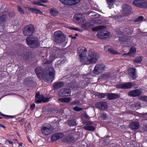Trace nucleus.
I'll return each mask as SVG.
<instances>
[{
  "mask_svg": "<svg viewBox=\"0 0 147 147\" xmlns=\"http://www.w3.org/2000/svg\"><path fill=\"white\" fill-rule=\"evenodd\" d=\"M86 49L84 50L80 49L78 50V54L80 57V61L81 63L90 64L96 62L98 57L96 53L93 51H89L87 53Z\"/></svg>",
  "mask_w": 147,
  "mask_h": 147,
  "instance_id": "obj_1",
  "label": "nucleus"
},
{
  "mask_svg": "<svg viewBox=\"0 0 147 147\" xmlns=\"http://www.w3.org/2000/svg\"><path fill=\"white\" fill-rule=\"evenodd\" d=\"M35 72L38 77H42L44 81L47 82H51L54 76L53 69L51 67H48L42 71L41 68L38 67L35 69Z\"/></svg>",
  "mask_w": 147,
  "mask_h": 147,
  "instance_id": "obj_2",
  "label": "nucleus"
},
{
  "mask_svg": "<svg viewBox=\"0 0 147 147\" xmlns=\"http://www.w3.org/2000/svg\"><path fill=\"white\" fill-rule=\"evenodd\" d=\"M28 45L32 48L37 47L39 46V43L36 38L31 36L28 37L26 39Z\"/></svg>",
  "mask_w": 147,
  "mask_h": 147,
  "instance_id": "obj_3",
  "label": "nucleus"
},
{
  "mask_svg": "<svg viewBox=\"0 0 147 147\" xmlns=\"http://www.w3.org/2000/svg\"><path fill=\"white\" fill-rule=\"evenodd\" d=\"M35 28L34 25L32 24L27 25L24 28L23 32L26 36H29L32 35L34 32Z\"/></svg>",
  "mask_w": 147,
  "mask_h": 147,
  "instance_id": "obj_4",
  "label": "nucleus"
},
{
  "mask_svg": "<svg viewBox=\"0 0 147 147\" xmlns=\"http://www.w3.org/2000/svg\"><path fill=\"white\" fill-rule=\"evenodd\" d=\"M52 130V127L50 124L44 125L41 128L42 133L44 135H48L50 134Z\"/></svg>",
  "mask_w": 147,
  "mask_h": 147,
  "instance_id": "obj_5",
  "label": "nucleus"
},
{
  "mask_svg": "<svg viewBox=\"0 0 147 147\" xmlns=\"http://www.w3.org/2000/svg\"><path fill=\"white\" fill-rule=\"evenodd\" d=\"M73 20L75 22L82 23L86 20L85 17L83 15L80 14H76L73 18Z\"/></svg>",
  "mask_w": 147,
  "mask_h": 147,
  "instance_id": "obj_6",
  "label": "nucleus"
},
{
  "mask_svg": "<svg viewBox=\"0 0 147 147\" xmlns=\"http://www.w3.org/2000/svg\"><path fill=\"white\" fill-rule=\"evenodd\" d=\"M105 68V66L104 64H97L94 67L93 73L95 74H98L101 73Z\"/></svg>",
  "mask_w": 147,
  "mask_h": 147,
  "instance_id": "obj_7",
  "label": "nucleus"
},
{
  "mask_svg": "<svg viewBox=\"0 0 147 147\" xmlns=\"http://www.w3.org/2000/svg\"><path fill=\"white\" fill-rule=\"evenodd\" d=\"M135 6L142 7H147V2L144 0H136L133 2Z\"/></svg>",
  "mask_w": 147,
  "mask_h": 147,
  "instance_id": "obj_8",
  "label": "nucleus"
},
{
  "mask_svg": "<svg viewBox=\"0 0 147 147\" xmlns=\"http://www.w3.org/2000/svg\"><path fill=\"white\" fill-rule=\"evenodd\" d=\"M59 1L65 5L72 6L79 3L81 0H59Z\"/></svg>",
  "mask_w": 147,
  "mask_h": 147,
  "instance_id": "obj_9",
  "label": "nucleus"
},
{
  "mask_svg": "<svg viewBox=\"0 0 147 147\" xmlns=\"http://www.w3.org/2000/svg\"><path fill=\"white\" fill-rule=\"evenodd\" d=\"M70 94V91L68 89H62L58 92L59 95L61 97L67 96Z\"/></svg>",
  "mask_w": 147,
  "mask_h": 147,
  "instance_id": "obj_10",
  "label": "nucleus"
},
{
  "mask_svg": "<svg viewBox=\"0 0 147 147\" xmlns=\"http://www.w3.org/2000/svg\"><path fill=\"white\" fill-rule=\"evenodd\" d=\"M133 84L130 82L120 84L116 85V88L119 89H129L131 88Z\"/></svg>",
  "mask_w": 147,
  "mask_h": 147,
  "instance_id": "obj_11",
  "label": "nucleus"
},
{
  "mask_svg": "<svg viewBox=\"0 0 147 147\" xmlns=\"http://www.w3.org/2000/svg\"><path fill=\"white\" fill-rule=\"evenodd\" d=\"M142 94V91L140 89H136L130 91L128 93L129 95L135 97L139 96Z\"/></svg>",
  "mask_w": 147,
  "mask_h": 147,
  "instance_id": "obj_12",
  "label": "nucleus"
},
{
  "mask_svg": "<svg viewBox=\"0 0 147 147\" xmlns=\"http://www.w3.org/2000/svg\"><path fill=\"white\" fill-rule=\"evenodd\" d=\"M96 106L99 109L104 110L107 108V105L106 102H100L96 103Z\"/></svg>",
  "mask_w": 147,
  "mask_h": 147,
  "instance_id": "obj_13",
  "label": "nucleus"
},
{
  "mask_svg": "<svg viewBox=\"0 0 147 147\" xmlns=\"http://www.w3.org/2000/svg\"><path fill=\"white\" fill-rule=\"evenodd\" d=\"M64 136V135L60 133L56 134L53 136L51 138V141H54L61 138Z\"/></svg>",
  "mask_w": 147,
  "mask_h": 147,
  "instance_id": "obj_14",
  "label": "nucleus"
},
{
  "mask_svg": "<svg viewBox=\"0 0 147 147\" xmlns=\"http://www.w3.org/2000/svg\"><path fill=\"white\" fill-rule=\"evenodd\" d=\"M135 71L136 69L134 68H130L129 69V75L132 79H135L137 77Z\"/></svg>",
  "mask_w": 147,
  "mask_h": 147,
  "instance_id": "obj_15",
  "label": "nucleus"
},
{
  "mask_svg": "<svg viewBox=\"0 0 147 147\" xmlns=\"http://www.w3.org/2000/svg\"><path fill=\"white\" fill-rule=\"evenodd\" d=\"M131 9L130 6L127 5H123L122 11L124 13L127 14L131 11Z\"/></svg>",
  "mask_w": 147,
  "mask_h": 147,
  "instance_id": "obj_16",
  "label": "nucleus"
},
{
  "mask_svg": "<svg viewBox=\"0 0 147 147\" xmlns=\"http://www.w3.org/2000/svg\"><path fill=\"white\" fill-rule=\"evenodd\" d=\"M139 126V124L137 122L133 121L130 123L129 124L130 128L133 129H138Z\"/></svg>",
  "mask_w": 147,
  "mask_h": 147,
  "instance_id": "obj_17",
  "label": "nucleus"
},
{
  "mask_svg": "<svg viewBox=\"0 0 147 147\" xmlns=\"http://www.w3.org/2000/svg\"><path fill=\"white\" fill-rule=\"evenodd\" d=\"M64 36L63 34L60 31H56L54 33V38H55L56 40H57L58 37H62Z\"/></svg>",
  "mask_w": 147,
  "mask_h": 147,
  "instance_id": "obj_18",
  "label": "nucleus"
},
{
  "mask_svg": "<svg viewBox=\"0 0 147 147\" xmlns=\"http://www.w3.org/2000/svg\"><path fill=\"white\" fill-rule=\"evenodd\" d=\"M107 98L109 100L115 99L119 97L118 95L113 93H111L107 95Z\"/></svg>",
  "mask_w": 147,
  "mask_h": 147,
  "instance_id": "obj_19",
  "label": "nucleus"
},
{
  "mask_svg": "<svg viewBox=\"0 0 147 147\" xmlns=\"http://www.w3.org/2000/svg\"><path fill=\"white\" fill-rule=\"evenodd\" d=\"M71 100L70 97L60 98L58 99V100L62 102H68Z\"/></svg>",
  "mask_w": 147,
  "mask_h": 147,
  "instance_id": "obj_20",
  "label": "nucleus"
},
{
  "mask_svg": "<svg viewBox=\"0 0 147 147\" xmlns=\"http://www.w3.org/2000/svg\"><path fill=\"white\" fill-rule=\"evenodd\" d=\"M44 97L42 95L37 96H35V100L36 103H39L42 101L43 102Z\"/></svg>",
  "mask_w": 147,
  "mask_h": 147,
  "instance_id": "obj_21",
  "label": "nucleus"
},
{
  "mask_svg": "<svg viewBox=\"0 0 147 147\" xmlns=\"http://www.w3.org/2000/svg\"><path fill=\"white\" fill-rule=\"evenodd\" d=\"M106 28L104 26H99L96 27H93L92 29L93 31H98L100 30H104Z\"/></svg>",
  "mask_w": 147,
  "mask_h": 147,
  "instance_id": "obj_22",
  "label": "nucleus"
},
{
  "mask_svg": "<svg viewBox=\"0 0 147 147\" xmlns=\"http://www.w3.org/2000/svg\"><path fill=\"white\" fill-rule=\"evenodd\" d=\"M74 139L73 137L72 136V134H71L70 135L67 136L64 139V140L65 142H70L72 141Z\"/></svg>",
  "mask_w": 147,
  "mask_h": 147,
  "instance_id": "obj_23",
  "label": "nucleus"
},
{
  "mask_svg": "<svg viewBox=\"0 0 147 147\" xmlns=\"http://www.w3.org/2000/svg\"><path fill=\"white\" fill-rule=\"evenodd\" d=\"M29 10L31 11L32 13H38L40 15H42V13L39 10L34 8H30Z\"/></svg>",
  "mask_w": 147,
  "mask_h": 147,
  "instance_id": "obj_24",
  "label": "nucleus"
},
{
  "mask_svg": "<svg viewBox=\"0 0 147 147\" xmlns=\"http://www.w3.org/2000/svg\"><path fill=\"white\" fill-rule=\"evenodd\" d=\"M63 85V84L62 82H58L54 85L53 88L54 89H58L62 87Z\"/></svg>",
  "mask_w": 147,
  "mask_h": 147,
  "instance_id": "obj_25",
  "label": "nucleus"
},
{
  "mask_svg": "<svg viewBox=\"0 0 147 147\" xmlns=\"http://www.w3.org/2000/svg\"><path fill=\"white\" fill-rule=\"evenodd\" d=\"M136 52V49L135 48L131 47L129 50V52L128 53L129 56H132Z\"/></svg>",
  "mask_w": 147,
  "mask_h": 147,
  "instance_id": "obj_26",
  "label": "nucleus"
},
{
  "mask_svg": "<svg viewBox=\"0 0 147 147\" xmlns=\"http://www.w3.org/2000/svg\"><path fill=\"white\" fill-rule=\"evenodd\" d=\"M115 0H107L108 4V7L109 9L113 7V4Z\"/></svg>",
  "mask_w": 147,
  "mask_h": 147,
  "instance_id": "obj_27",
  "label": "nucleus"
},
{
  "mask_svg": "<svg viewBox=\"0 0 147 147\" xmlns=\"http://www.w3.org/2000/svg\"><path fill=\"white\" fill-rule=\"evenodd\" d=\"M83 128L89 131H94L95 129L94 127L91 126V125L90 126H84L83 127Z\"/></svg>",
  "mask_w": 147,
  "mask_h": 147,
  "instance_id": "obj_28",
  "label": "nucleus"
},
{
  "mask_svg": "<svg viewBox=\"0 0 147 147\" xmlns=\"http://www.w3.org/2000/svg\"><path fill=\"white\" fill-rule=\"evenodd\" d=\"M65 37L64 36L62 37H58V38L57 40L55 38V42L57 43H61L64 41L65 40Z\"/></svg>",
  "mask_w": 147,
  "mask_h": 147,
  "instance_id": "obj_29",
  "label": "nucleus"
},
{
  "mask_svg": "<svg viewBox=\"0 0 147 147\" xmlns=\"http://www.w3.org/2000/svg\"><path fill=\"white\" fill-rule=\"evenodd\" d=\"M67 124L70 126H73L76 125L77 123L75 120H71L68 121Z\"/></svg>",
  "mask_w": 147,
  "mask_h": 147,
  "instance_id": "obj_30",
  "label": "nucleus"
},
{
  "mask_svg": "<svg viewBox=\"0 0 147 147\" xmlns=\"http://www.w3.org/2000/svg\"><path fill=\"white\" fill-rule=\"evenodd\" d=\"M130 38L131 37L130 36L125 37L123 36L122 37H119V40L120 41H125L128 40L130 39Z\"/></svg>",
  "mask_w": 147,
  "mask_h": 147,
  "instance_id": "obj_31",
  "label": "nucleus"
},
{
  "mask_svg": "<svg viewBox=\"0 0 147 147\" xmlns=\"http://www.w3.org/2000/svg\"><path fill=\"white\" fill-rule=\"evenodd\" d=\"M104 31L101 32H99L97 34V36L100 38H104Z\"/></svg>",
  "mask_w": 147,
  "mask_h": 147,
  "instance_id": "obj_32",
  "label": "nucleus"
},
{
  "mask_svg": "<svg viewBox=\"0 0 147 147\" xmlns=\"http://www.w3.org/2000/svg\"><path fill=\"white\" fill-rule=\"evenodd\" d=\"M142 60V58L141 57H138L136 58L134 60L135 63H140Z\"/></svg>",
  "mask_w": 147,
  "mask_h": 147,
  "instance_id": "obj_33",
  "label": "nucleus"
},
{
  "mask_svg": "<svg viewBox=\"0 0 147 147\" xmlns=\"http://www.w3.org/2000/svg\"><path fill=\"white\" fill-rule=\"evenodd\" d=\"M143 17L142 16H140L137 18L134 21L135 22H141L143 21Z\"/></svg>",
  "mask_w": 147,
  "mask_h": 147,
  "instance_id": "obj_34",
  "label": "nucleus"
},
{
  "mask_svg": "<svg viewBox=\"0 0 147 147\" xmlns=\"http://www.w3.org/2000/svg\"><path fill=\"white\" fill-rule=\"evenodd\" d=\"M90 26V24L89 23H86L82 24L81 25V27L84 28H87L89 27Z\"/></svg>",
  "mask_w": 147,
  "mask_h": 147,
  "instance_id": "obj_35",
  "label": "nucleus"
},
{
  "mask_svg": "<svg viewBox=\"0 0 147 147\" xmlns=\"http://www.w3.org/2000/svg\"><path fill=\"white\" fill-rule=\"evenodd\" d=\"M110 76V75L109 73H106L102 75L101 78H102L106 79L108 78Z\"/></svg>",
  "mask_w": 147,
  "mask_h": 147,
  "instance_id": "obj_36",
  "label": "nucleus"
},
{
  "mask_svg": "<svg viewBox=\"0 0 147 147\" xmlns=\"http://www.w3.org/2000/svg\"><path fill=\"white\" fill-rule=\"evenodd\" d=\"M104 38L108 37L110 34V33L107 31H104Z\"/></svg>",
  "mask_w": 147,
  "mask_h": 147,
  "instance_id": "obj_37",
  "label": "nucleus"
},
{
  "mask_svg": "<svg viewBox=\"0 0 147 147\" xmlns=\"http://www.w3.org/2000/svg\"><path fill=\"white\" fill-rule=\"evenodd\" d=\"M108 51L110 53L114 54H116L117 53V52L116 51L112 48H109L108 49Z\"/></svg>",
  "mask_w": 147,
  "mask_h": 147,
  "instance_id": "obj_38",
  "label": "nucleus"
},
{
  "mask_svg": "<svg viewBox=\"0 0 147 147\" xmlns=\"http://www.w3.org/2000/svg\"><path fill=\"white\" fill-rule=\"evenodd\" d=\"M83 124L86 125V126H90L92 125V123L91 121H84L83 122Z\"/></svg>",
  "mask_w": 147,
  "mask_h": 147,
  "instance_id": "obj_39",
  "label": "nucleus"
},
{
  "mask_svg": "<svg viewBox=\"0 0 147 147\" xmlns=\"http://www.w3.org/2000/svg\"><path fill=\"white\" fill-rule=\"evenodd\" d=\"M50 13L53 16H56L58 14V12L53 9H51L50 11Z\"/></svg>",
  "mask_w": 147,
  "mask_h": 147,
  "instance_id": "obj_40",
  "label": "nucleus"
},
{
  "mask_svg": "<svg viewBox=\"0 0 147 147\" xmlns=\"http://www.w3.org/2000/svg\"><path fill=\"white\" fill-rule=\"evenodd\" d=\"M18 11L20 14H24V11L22 9V7L20 6H18Z\"/></svg>",
  "mask_w": 147,
  "mask_h": 147,
  "instance_id": "obj_41",
  "label": "nucleus"
},
{
  "mask_svg": "<svg viewBox=\"0 0 147 147\" xmlns=\"http://www.w3.org/2000/svg\"><path fill=\"white\" fill-rule=\"evenodd\" d=\"M73 109L76 111H79L82 110L83 109L82 108L79 107L77 106H76L73 108Z\"/></svg>",
  "mask_w": 147,
  "mask_h": 147,
  "instance_id": "obj_42",
  "label": "nucleus"
},
{
  "mask_svg": "<svg viewBox=\"0 0 147 147\" xmlns=\"http://www.w3.org/2000/svg\"><path fill=\"white\" fill-rule=\"evenodd\" d=\"M98 97L100 98H102L105 97V96H107L105 93H99L98 94Z\"/></svg>",
  "mask_w": 147,
  "mask_h": 147,
  "instance_id": "obj_43",
  "label": "nucleus"
},
{
  "mask_svg": "<svg viewBox=\"0 0 147 147\" xmlns=\"http://www.w3.org/2000/svg\"><path fill=\"white\" fill-rule=\"evenodd\" d=\"M140 103L139 102L135 103V107L136 109H138L140 108Z\"/></svg>",
  "mask_w": 147,
  "mask_h": 147,
  "instance_id": "obj_44",
  "label": "nucleus"
},
{
  "mask_svg": "<svg viewBox=\"0 0 147 147\" xmlns=\"http://www.w3.org/2000/svg\"><path fill=\"white\" fill-rule=\"evenodd\" d=\"M57 57L55 56V55L53 54H52L50 55V58L52 61L53 60L55 59Z\"/></svg>",
  "mask_w": 147,
  "mask_h": 147,
  "instance_id": "obj_45",
  "label": "nucleus"
},
{
  "mask_svg": "<svg viewBox=\"0 0 147 147\" xmlns=\"http://www.w3.org/2000/svg\"><path fill=\"white\" fill-rule=\"evenodd\" d=\"M79 103L80 102L79 101L75 100L73 102H71V104L72 105H78Z\"/></svg>",
  "mask_w": 147,
  "mask_h": 147,
  "instance_id": "obj_46",
  "label": "nucleus"
},
{
  "mask_svg": "<svg viewBox=\"0 0 147 147\" xmlns=\"http://www.w3.org/2000/svg\"><path fill=\"white\" fill-rule=\"evenodd\" d=\"M32 4L38 5H41V3L40 1H34L32 3Z\"/></svg>",
  "mask_w": 147,
  "mask_h": 147,
  "instance_id": "obj_47",
  "label": "nucleus"
},
{
  "mask_svg": "<svg viewBox=\"0 0 147 147\" xmlns=\"http://www.w3.org/2000/svg\"><path fill=\"white\" fill-rule=\"evenodd\" d=\"M82 116L86 119H89L90 117L86 114H84L82 115Z\"/></svg>",
  "mask_w": 147,
  "mask_h": 147,
  "instance_id": "obj_48",
  "label": "nucleus"
},
{
  "mask_svg": "<svg viewBox=\"0 0 147 147\" xmlns=\"http://www.w3.org/2000/svg\"><path fill=\"white\" fill-rule=\"evenodd\" d=\"M100 117L101 118L103 119H105L107 117L106 115L104 113L102 114Z\"/></svg>",
  "mask_w": 147,
  "mask_h": 147,
  "instance_id": "obj_49",
  "label": "nucleus"
},
{
  "mask_svg": "<svg viewBox=\"0 0 147 147\" xmlns=\"http://www.w3.org/2000/svg\"><path fill=\"white\" fill-rule=\"evenodd\" d=\"M50 99V98H45L43 99V102H47L49 101V99Z\"/></svg>",
  "mask_w": 147,
  "mask_h": 147,
  "instance_id": "obj_50",
  "label": "nucleus"
},
{
  "mask_svg": "<svg viewBox=\"0 0 147 147\" xmlns=\"http://www.w3.org/2000/svg\"><path fill=\"white\" fill-rule=\"evenodd\" d=\"M30 107L32 109H33L35 108V105L33 103L30 105Z\"/></svg>",
  "mask_w": 147,
  "mask_h": 147,
  "instance_id": "obj_51",
  "label": "nucleus"
},
{
  "mask_svg": "<svg viewBox=\"0 0 147 147\" xmlns=\"http://www.w3.org/2000/svg\"><path fill=\"white\" fill-rule=\"evenodd\" d=\"M146 96H142L140 97V99L142 100H144Z\"/></svg>",
  "mask_w": 147,
  "mask_h": 147,
  "instance_id": "obj_52",
  "label": "nucleus"
},
{
  "mask_svg": "<svg viewBox=\"0 0 147 147\" xmlns=\"http://www.w3.org/2000/svg\"><path fill=\"white\" fill-rule=\"evenodd\" d=\"M40 1V3H47L48 2V1L47 0H39Z\"/></svg>",
  "mask_w": 147,
  "mask_h": 147,
  "instance_id": "obj_53",
  "label": "nucleus"
},
{
  "mask_svg": "<svg viewBox=\"0 0 147 147\" xmlns=\"http://www.w3.org/2000/svg\"><path fill=\"white\" fill-rule=\"evenodd\" d=\"M52 62V61L51 60H47L44 63L45 64H49L50 63H51Z\"/></svg>",
  "mask_w": 147,
  "mask_h": 147,
  "instance_id": "obj_54",
  "label": "nucleus"
},
{
  "mask_svg": "<svg viewBox=\"0 0 147 147\" xmlns=\"http://www.w3.org/2000/svg\"><path fill=\"white\" fill-rule=\"evenodd\" d=\"M127 55H129V54H128V53H125L123 54L122 55V56L123 57H125L126 56H127Z\"/></svg>",
  "mask_w": 147,
  "mask_h": 147,
  "instance_id": "obj_55",
  "label": "nucleus"
},
{
  "mask_svg": "<svg viewBox=\"0 0 147 147\" xmlns=\"http://www.w3.org/2000/svg\"><path fill=\"white\" fill-rule=\"evenodd\" d=\"M129 28H126L125 29V30L124 31L125 32V34L127 33H129Z\"/></svg>",
  "mask_w": 147,
  "mask_h": 147,
  "instance_id": "obj_56",
  "label": "nucleus"
},
{
  "mask_svg": "<svg viewBox=\"0 0 147 147\" xmlns=\"http://www.w3.org/2000/svg\"><path fill=\"white\" fill-rule=\"evenodd\" d=\"M30 127V125L28 123L27 124V125H26V128L27 127V129L29 128Z\"/></svg>",
  "mask_w": 147,
  "mask_h": 147,
  "instance_id": "obj_57",
  "label": "nucleus"
},
{
  "mask_svg": "<svg viewBox=\"0 0 147 147\" xmlns=\"http://www.w3.org/2000/svg\"><path fill=\"white\" fill-rule=\"evenodd\" d=\"M7 141L11 144H13V142L11 141L8 140Z\"/></svg>",
  "mask_w": 147,
  "mask_h": 147,
  "instance_id": "obj_58",
  "label": "nucleus"
},
{
  "mask_svg": "<svg viewBox=\"0 0 147 147\" xmlns=\"http://www.w3.org/2000/svg\"><path fill=\"white\" fill-rule=\"evenodd\" d=\"M3 115L5 117H9L10 118H13V117L12 116H8V115Z\"/></svg>",
  "mask_w": 147,
  "mask_h": 147,
  "instance_id": "obj_59",
  "label": "nucleus"
},
{
  "mask_svg": "<svg viewBox=\"0 0 147 147\" xmlns=\"http://www.w3.org/2000/svg\"><path fill=\"white\" fill-rule=\"evenodd\" d=\"M0 126L4 128H5V127L3 125L1 124H0Z\"/></svg>",
  "mask_w": 147,
  "mask_h": 147,
  "instance_id": "obj_60",
  "label": "nucleus"
},
{
  "mask_svg": "<svg viewBox=\"0 0 147 147\" xmlns=\"http://www.w3.org/2000/svg\"><path fill=\"white\" fill-rule=\"evenodd\" d=\"M74 30H76V31H78V30H79V29L78 28H74Z\"/></svg>",
  "mask_w": 147,
  "mask_h": 147,
  "instance_id": "obj_61",
  "label": "nucleus"
},
{
  "mask_svg": "<svg viewBox=\"0 0 147 147\" xmlns=\"http://www.w3.org/2000/svg\"><path fill=\"white\" fill-rule=\"evenodd\" d=\"M28 140L32 144V143L31 141V140L29 138H28Z\"/></svg>",
  "mask_w": 147,
  "mask_h": 147,
  "instance_id": "obj_62",
  "label": "nucleus"
},
{
  "mask_svg": "<svg viewBox=\"0 0 147 147\" xmlns=\"http://www.w3.org/2000/svg\"><path fill=\"white\" fill-rule=\"evenodd\" d=\"M145 101H147V96H146V97L145 98V100H144Z\"/></svg>",
  "mask_w": 147,
  "mask_h": 147,
  "instance_id": "obj_63",
  "label": "nucleus"
},
{
  "mask_svg": "<svg viewBox=\"0 0 147 147\" xmlns=\"http://www.w3.org/2000/svg\"><path fill=\"white\" fill-rule=\"evenodd\" d=\"M119 34L120 35H122L123 34V33L121 32H119Z\"/></svg>",
  "mask_w": 147,
  "mask_h": 147,
  "instance_id": "obj_64",
  "label": "nucleus"
}]
</instances>
